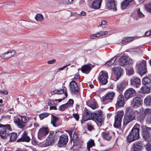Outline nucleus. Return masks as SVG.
Returning a JSON list of instances; mask_svg holds the SVG:
<instances>
[{"mask_svg": "<svg viewBox=\"0 0 151 151\" xmlns=\"http://www.w3.org/2000/svg\"><path fill=\"white\" fill-rule=\"evenodd\" d=\"M135 118V115L133 109L129 107L126 108L125 114L124 116L123 122L124 125H127L128 123L134 120Z\"/></svg>", "mask_w": 151, "mask_h": 151, "instance_id": "nucleus-1", "label": "nucleus"}, {"mask_svg": "<svg viewBox=\"0 0 151 151\" xmlns=\"http://www.w3.org/2000/svg\"><path fill=\"white\" fill-rule=\"evenodd\" d=\"M139 129L138 127H135L134 126L127 137V141L130 143L138 139L139 137Z\"/></svg>", "mask_w": 151, "mask_h": 151, "instance_id": "nucleus-2", "label": "nucleus"}, {"mask_svg": "<svg viewBox=\"0 0 151 151\" xmlns=\"http://www.w3.org/2000/svg\"><path fill=\"white\" fill-rule=\"evenodd\" d=\"M32 119L30 117L20 116L14 123L20 128H22L25 125L26 123Z\"/></svg>", "mask_w": 151, "mask_h": 151, "instance_id": "nucleus-3", "label": "nucleus"}, {"mask_svg": "<svg viewBox=\"0 0 151 151\" xmlns=\"http://www.w3.org/2000/svg\"><path fill=\"white\" fill-rule=\"evenodd\" d=\"M0 135L1 138L5 139L9 135L8 131L10 130V124L3 125L0 124Z\"/></svg>", "mask_w": 151, "mask_h": 151, "instance_id": "nucleus-4", "label": "nucleus"}, {"mask_svg": "<svg viewBox=\"0 0 151 151\" xmlns=\"http://www.w3.org/2000/svg\"><path fill=\"white\" fill-rule=\"evenodd\" d=\"M104 118L102 115V111L99 110L94 112L93 114L92 120L95 121L96 123L98 124L99 123V125L101 126L102 125V123L104 121Z\"/></svg>", "mask_w": 151, "mask_h": 151, "instance_id": "nucleus-5", "label": "nucleus"}, {"mask_svg": "<svg viewBox=\"0 0 151 151\" xmlns=\"http://www.w3.org/2000/svg\"><path fill=\"white\" fill-rule=\"evenodd\" d=\"M146 65L147 62L145 60H142L137 64L138 73L141 75L146 73L147 71Z\"/></svg>", "mask_w": 151, "mask_h": 151, "instance_id": "nucleus-6", "label": "nucleus"}, {"mask_svg": "<svg viewBox=\"0 0 151 151\" xmlns=\"http://www.w3.org/2000/svg\"><path fill=\"white\" fill-rule=\"evenodd\" d=\"M151 128L145 127L143 128L142 132V135L143 138L145 141L148 142L151 141Z\"/></svg>", "mask_w": 151, "mask_h": 151, "instance_id": "nucleus-7", "label": "nucleus"}, {"mask_svg": "<svg viewBox=\"0 0 151 151\" xmlns=\"http://www.w3.org/2000/svg\"><path fill=\"white\" fill-rule=\"evenodd\" d=\"M124 115V112L123 111H119L116 116L115 117L114 126L115 128H119L121 126V122L122 118Z\"/></svg>", "mask_w": 151, "mask_h": 151, "instance_id": "nucleus-8", "label": "nucleus"}, {"mask_svg": "<svg viewBox=\"0 0 151 151\" xmlns=\"http://www.w3.org/2000/svg\"><path fill=\"white\" fill-rule=\"evenodd\" d=\"M71 144L73 143V146L71 148L72 150H75L79 147V141L76 133H74L73 138L71 139Z\"/></svg>", "mask_w": 151, "mask_h": 151, "instance_id": "nucleus-9", "label": "nucleus"}, {"mask_svg": "<svg viewBox=\"0 0 151 151\" xmlns=\"http://www.w3.org/2000/svg\"><path fill=\"white\" fill-rule=\"evenodd\" d=\"M115 101V105L117 108L123 107L125 104L124 97L122 93L116 97Z\"/></svg>", "mask_w": 151, "mask_h": 151, "instance_id": "nucleus-10", "label": "nucleus"}, {"mask_svg": "<svg viewBox=\"0 0 151 151\" xmlns=\"http://www.w3.org/2000/svg\"><path fill=\"white\" fill-rule=\"evenodd\" d=\"M106 6L109 9L116 11L117 2L116 0H105Z\"/></svg>", "mask_w": 151, "mask_h": 151, "instance_id": "nucleus-11", "label": "nucleus"}, {"mask_svg": "<svg viewBox=\"0 0 151 151\" xmlns=\"http://www.w3.org/2000/svg\"><path fill=\"white\" fill-rule=\"evenodd\" d=\"M70 90L72 94L75 95L79 93V88L75 81H72L70 83Z\"/></svg>", "mask_w": 151, "mask_h": 151, "instance_id": "nucleus-12", "label": "nucleus"}, {"mask_svg": "<svg viewBox=\"0 0 151 151\" xmlns=\"http://www.w3.org/2000/svg\"><path fill=\"white\" fill-rule=\"evenodd\" d=\"M55 139V135L54 132H50L45 142V146H47L51 145L54 143Z\"/></svg>", "mask_w": 151, "mask_h": 151, "instance_id": "nucleus-13", "label": "nucleus"}, {"mask_svg": "<svg viewBox=\"0 0 151 151\" xmlns=\"http://www.w3.org/2000/svg\"><path fill=\"white\" fill-rule=\"evenodd\" d=\"M136 94V92L133 88H130L126 91L124 93V96L127 100L133 97Z\"/></svg>", "mask_w": 151, "mask_h": 151, "instance_id": "nucleus-14", "label": "nucleus"}, {"mask_svg": "<svg viewBox=\"0 0 151 151\" xmlns=\"http://www.w3.org/2000/svg\"><path fill=\"white\" fill-rule=\"evenodd\" d=\"M16 55V53L15 51L14 50H12L1 54L0 55V57L3 59H7L15 56Z\"/></svg>", "mask_w": 151, "mask_h": 151, "instance_id": "nucleus-15", "label": "nucleus"}, {"mask_svg": "<svg viewBox=\"0 0 151 151\" xmlns=\"http://www.w3.org/2000/svg\"><path fill=\"white\" fill-rule=\"evenodd\" d=\"M132 60L128 57L126 56L122 57L120 59L119 64L120 65L123 66L127 64L132 63Z\"/></svg>", "mask_w": 151, "mask_h": 151, "instance_id": "nucleus-16", "label": "nucleus"}, {"mask_svg": "<svg viewBox=\"0 0 151 151\" xmlns=\"http://www.w3.org/2000/svg\"><path fill=\"white\" fill-rule=\"evenodd\" d=\"M85 109L82 118L83 120L86 121L88 120H92L93 114L86 109L85 108Z\"/></svg>", "mask_w": 151, "mask_h": 151, "instance_id": "nucleus-17", "label": "nucleus"}, {"mask_svg": "<svg viewBox=\"0 0 151 151\" xmlns=\"http://www.w3.org/2000/svg\"><path fill=\"white\" fill-rule=\"evenodd\" d=\"M68 141V136L67 135L63 134L60 136L58 143L60 146L62 147L64 145H66Z\"/></svg>", "mask_w": 151, "mask_h": 151, "instance_id": "nucleus-18", "label": "nucleus"}, {"mask_svg": "<svg viewBox=\"0 0 151 151\" xmlns=\"http://www.w3.org/2000/svg\"><path fill=\"white\" fill-rule=\"evenodd\" d=\"M101 74L99 77V80L103 84H106L108 82L107 79L108 78V74L106 72H103L101 71L100 73Z\"/></svg>", "mask_w": 151, "mask_h": 151, "instance_id": "nucleus-19", "label": "nucleus"}, {"mask_svg": "<svg viewBox=\"0 0 151 151\" xmlns=\"http://www.w3.org/2000/svg\"><path fill=\"white\" fill-rule=\"evenodd\" d=\"M49 132L48 128L43 127L40 129L38 133V137L41 139L47 135Z\"/></svg>", "mask_w": 151, "mask_h": 151, "instance_id": "nucleus-20", "label": "nucleus"}, {"mask_svg": "<svg viewBox=\"0 0 151 151\" xmlns=\"http://www.w3.org/2000/svg\"><path fill=\"white\" fill-rule=\"evenodd\" d=\"M132 147L133 151H141L142 150L143 146L141 142L137 141L133 144Z\"/></svg>", "mask_w": 151, "mask_h": 151, "instance_id": "nucleus-21", "label": "nucleus"}, {"mask_svg": "<svg viewBox=\"0 0 151 151\" xmlns=\"http://www.w3.org/2000/svg\"><path fill=\"white\" fill-rule=\"evenodd\" d=\"M131 85L137 88L139 87L141 85V81L139 78L137 77H133L130 80Z\"/></svg>", "mask_w": 151, "mask_h": 151, "instance_id": "nucleus-22", "label": "nucleus"}, {"mask_svg": "<svg viewBox=\"0 0 151 151\" xmlns=\"http://www.w3.org/2000/svg\"><path fill=\"white\" fill-rule=\"evenodd\" d=\"M115 95V93L113 92L108 93L106 97L103 99V101L106 103L111 102L114 98Z\"/></svg>", "mask_w": 151, "mask_h": 151, "instance_id": "nucleus-23", "label": "nucleus"}, {"mask_svg": "<svg viewBox=\"0 0 151 151\" xmlns=\"http://www.w3.org/2000/svg\"><path fill=\"white\" fill-rule=\"evenodd\" d=\"M30 140V138L28 136L26 132H24L22 134L21 137L20 138L18 139L17 141L18 142H29Z\"/></svg>", "mask_w": 151, "mask_h": 151, "instance_id": "nucleus-24", "label": "nucleus"}, {"mask_svg": "<svg viewBox=\"0 0 151 151\" xmlns=\"http://www.w3.org/2000/svg\"><path fill=\"white\" fill-rule=\"evenodd\" d=\"M113 70L114 73L116 76L117 80H118L122 75L123 69L121 67L117 66L113 68Z\"/></svg>", "mask_w": 151, "mask_h": 151, "instance_id": "nucleus-25", "label": "nucleus"}, {"mask_svg": "<svg viewBox=\"0 0 151 151\" xmlns=\"http://www.w3.org/2000/svg\"><path fill=\"white\" fill-rule=\"evenodd\" d=\"M127 84V82L125 81L118 84L116 86V90L119 93L122 92Z\"/></svg>", "mask_w": 151, "mask_h": 151, "instance_id": "nucleus-26", "label": "nucleus"}, {"mask_svg": "<svg viewBox=\"0 0 151 151\" xmlns=\"http://www.w3.org/2000/svg\"><path fill=\"white\" fill-rule=\"evenodd\" d=\"M142 101L141 98L139 97H136L134 98L132 103V105L134 107L138 106Z\"/></svg>", "mask_w": 151, "mask_h": 151, "instance_id": "nucleus-27", "label": "nucleus"}, {"mask_svg": "<svg viewBox=\"0 0 151 151\" xmlns=\"http://www.w3.org/2000/svg\"><path fill=\"white\" fill-rule=\"evenodd\" d=\"M93 67V66L91 64L86 65L82 67L81 70L83 73H88Z\"/></svg>", "mask_w": 151, "mask_h": 151, "instance_id": "nucleus-28", "label": "nucleus"}, {"mask_svg": "<svg viewBox=\"0 0 151 151\" xmlns=\"http://www.w3.org/2000/svg\"><path fill=\"white\" fill-rule=\"evenodd\" d=\"M59 119V118L54 115H51V124L54 127H57L59 126V124L57 123Z\"/></svg>", "mask_w": 151, "mask_h": 151, "instance_id": "nucleus-29", "label": "nucleus"}, {"mask_svg": "<svg viewBox=\"0 0 151 151\" xmlns=\"http://www.w3.org/2000/svg\"><path fill=\"white\" fill-rule=\"evenodd\" d=\"M143 112V113L141 114L140 116V119H143L146 115L151 114V109L146 108L144 110Z\"/></svg>", "mask_w": 151, "mask_h": 151, "instance_id": "nucleus-30", "label": "nucleus"}, {"mask_svg": "<svg viewBox=\"0 0 151 151\" xmlns=\"http://www.w3.org/2000/svg\"><path fill=\"white\" fill-rule=\"evenodd\" d=\"M102 0H95L93 2L92 7L95 9H99L101 5Z\"/></svg>", "mask_w": 151, "mask_h": 151, "instance_id": "nucleus-31", "label": "nucleus"}, {"mask_svg": "<svg viewBox=\"0 0 151 151\" xmlns=\"http://www.w3.org/2000/svg\"><path fill=\"white\" fill-rule=\"evenodd\" d=\"M133 0H124L121 3V8L122 9H126L129 5L130 3Z\"/></svg>", "mask_w": 151, "mask_h": 151, "instance_id": "nucleus-32", "label": "nucleus"}, {"mask_svg": "<svg viewBox=\"0 0 151 151\" xmlns=\"http://www.w3.org/2000/svg\"><path fill=\"white\" fill-rule=\"evenodd\" d=\"M142 83L145 86L151 87V80L147 77L142 79Z\"/></svg>", "mask_w": 151, "mask_h": 151, "instance_id": "nucleus-33", "label": "nucleus"}, {"mask_svg": "<svg viewBox=\"0 0 151 151\" xmlns=\"http://www.w3.org/2000/svg\"><path fill=\"white\" fill-rule=\"evenodd\" d=\"M101 135L104 139L108 141L110 140L112 137L111 135L109 133H106L103 132H102Z\"/></svg>", "mask_w": 151, "mask_h": 151, "instance_id": "nucleus-34", "label": "nucleus"}, {"mask_svg": "<svg viewBox=\"0 0 151 151\" xmlns=\"http://www.w3.org/2000/svg\"><path fill=\"white\" fill-rule=\"evenodd\" d=\"M95 143L93 140L90 139L87 143V148L88 151H90V148H92L94 145Z\"/></svg>", "mask_w": 151, "mask_h": 151, "instance_id": "nucleus-35", "label": "nucleus"}, {"mask_svg": "<svg viewBox=\"0 0 151 151\" xmlns=\"http://www.w3.org/2000/svg\"><path fill=\"white\" fill-rule=\"evenodd\" d=\"M35 19L38 22H41L44 20V17L41 14H37L35 17Z\"/></svg>", "mask_w": 151, "mask_h": 151, "instance_id": "nucleus-36", "label": "nucleus"}, {"mask_svg": "<svg viewBox=\"0 0 151 151\" xmlns=\"http://www.w3.org/2000/svg\"><path fill=\"white\" fill-rule=\"evenodd\" d=\"M150 87L147 86H142L141 88V90L142 92L144 93H149L150 91Z\"/></svg>", "mask_w": 151, "mask_h": 151, "instance_id": "nucleus-37", "label": "nucleus"}, {"mask_svg": "<svg viewBox=\"0 0 151 151\" xmlns=\"http://www.w3.org/2000/svg\"><path fill=\"white\" fill-rule=\"evenodd\" d=\"M145 8L147 12L151 14V2H149L145 5Z\"/></svg>", "mask_w": 151, "mask_h": 151, "instance_id": "nucleus-38", "label": "nucleus"}, {"mask_svg": "<svg viewBox=\"0 0 151 151\" xmlns=\"http://www.w3.org/2000/svg\"><path fill=\"white\" fill-rule=\"evenodd\" d=\"M10 141H12L16 140L17 137V134L16 133L12 132L9 134Z\"/></svg>", "mask_w": 151, "mask_h": 151, "instance_id": "nucleus-39", "label": "nucleus"}, {"mask_svg": "<svg viewBox=\"0 0 151 151\" xmlns=\"http://www.w3.org/2000/svg\"><path fill=\"white\" fill-rule=\"evenodd\" d=\"M144 103L147 105L151 104V95L146 97L144 100Z\"/></svg>", "mask_w": 151, "mask_h": 151, "instance_id": "nucleus-40", "label": "nucleus"}, {"mask_svg": "<svg viewBox=\"0 0 151 151\" xmlns=\"http://www.w3.org/2000/svg\"><path fill=\"white\" fill-rule=\"evenodd\" d=\"M115 61V58H113L110 60L107 61L105 63V65L107 66H110L112 65Z\"/></svg>", "mask_w": 151, "mask_h": 151, "instance_id": "nucleus-41", "label": "nucleus"}, {"mask_svg": "<svg viewBox=\"0 0 151 151\" xmlns=\"http://www.w3.org/2000/svg\"><path fill=\"white\" fill-rule=\"evenodd\" d=\"M49 114H50L49 113L44 112L40 114L39 115V117L40 120H42L44 118L47 117L49 115Z\"/></svg>", "mask_w": 151, "mask_h": 151, "instance_id": "nucleus-42", "label": "nucleus"}, {"mask_svg": "<svg viewBox=\"0 0 151 151\" xmlns=\"http://www.w3.org/2000/svg\"><path fill=\"white\" fill-rule=\"evenodd\" d=\"M88 106L93 109H95L98 107V105L95 102H93L89 104Z\"/></svg>", "mask_w": 151, "mask_h": 151, "instance_id": "nucleus-43", "label": "nucleus"}, {"mask_svg": "<svg viewBox=\"0 0 151 151\" xmlns=\"http://www.w3.org/2000/svg\"><path fill=\"white\" fill-rule=\"evenodd\" d=\"M131 41V38L130 37H125L123 39L121 42L124 44H126L127 42H129Z\"/></svg>", "mask_w": 151, "mask_h": 151, "instance_id": "nucleus-44", "label": "nucleus"}, {"mask_svg": "<svg viewBox=\"0 0 151 151\" xmlns=\"http://www.w3.org/2000/svg\"><path fill=\"white\" fill-rule=\"evenodd\" d=\"M74 103L73 100L72 99H70L68 102L65 104L68 107H72Z\"/></svg>", "mask_w": 151, "mask_h": 151, "instance_id": "nucleus-45", "label": "nucleus"}, {"mask_svg": "<svg viewBox=\"0 0 151 151\" xmlns=\"http://www.w3.org/2000/svg\"><path fill=\"white\" fill-rule=\"evenodd\" d=\"M137 15L140 18H143L145 17L144 15L140 11V8H138L137 11Z\"/></svg>", "mask_w": 151, "mask_h": 151, "instance_id": "nucleus-46", "label": "nucleus"}, {"mask_svg": "<svg viewBox=\"0 0 151 151\" xmlns=\"http://www.w3.org/2000/svg\"><path fill=\"white\" fill-rule=\"evenodd\" d=\"M68 96V94L67 92L65 91V93L64 94V96L62 98V99H55V101H58V102H60L61 101L63 100L66 98H67Z\"/></svg>", "mask_w": 151, "mask_h": 151, "instance_id": "nucleus-47", "label": "nucleus"}, {"mask_svg": "<svg viewBox=\"0 0 151 151\" xmlns=\"http://www.w3.org/2000/svg\"><path fill=\"white\" fill-rule=\"evenodd\" d=\"M67 108H68V107L65 104L61 105L59 109L60 111H63L65 109H66Z\"/></svg>", "mask_w": 151, "mask_h": 151, "instance_id": "nucleus-48", "label": "nucleus"}, {"mask_svg": "<svg viewBox=\"0 0 151 151\" xmlns=\"http://www.w3.org/2000/svg\"><path fill=\"white\" fill-rule=\"evenodd\" d=\"M107 22L105 20H103L102 21L101 24L100 25V26L102 28H105L106 27V26L107 25Z\"/></svg>", "mask_w": 151, "mask_h": 151, "instance_id": "nucleus-49", "label": "nucleus"}, {"mask_svg": "<svg viewBox=\"0 0 151 151\" xmlns=\"http://www.w3.org/2000/svg\"><path fill=\"white\" fill-rule=\"evenodd\" d=\"M146 121L148 124L151 123V114L148 115L146 119Z\"/></svg>", "mask_w": 151, "mask_h": 151, "instance_id": "nucleus-50", "label": "nucleus"}, {"mask_svg": "<svg viewBox=\"0 0 151 151\" xmlns=\"http://www.w3.org/2000/svg\"><path fill=\"white\" fill-rule=\"evenodd\" d=\"M108 32L107 31H101L99 33V35L101 36L107 35L108 34Z\"/></svg>", "mask_w": 151, "mask_h": 151, "instance_id": "nucleus-51", "label": "nucleus"}, {"mask_svg": "<svg viewBox=\"0 0 151 151\" xmlns=\"http://www.w3.org/2000/svg\"><path fill=\"white\" fill-rule=\"evenodd\" d=\"M66 90V88L65 87L63 89H60L58 90V94H62L64 95V94L65 93V91H64V90Z\"/></svg>", "mask_w": 151, "mask_h": 151, "instance_id": "nucleus-52", "label": "nucleus"}, {"mask_svg": "<svg viewBox=\"0 0 151 151\" xmlns=\"http://www.w3.org/2000/svg\"><path fill=\"white\" fill-rule=\"evenodd\" d=\"M8 5L10 6H15L16 5V4L15 2L14 1H10L8 2L7 4Z\"/></svg>", "mask_w": 151, "mask_h": 151, "instance_id": "nucleus-53", "label": "nucleus"}, {"mask_svg": "<svg viewBox=\"0 0 151 151\" xmlns=\"http://www.w3.org/2000/svg\"><path fill=\"white\" fill-rule=\"evenodd\" d=\"M134 72V70L132 68H130L128 71V74L129 75H131L133 74Z\"/></svg>", "mask_w": 151, "mask_h": 151, "instance_id": "nucleus-54", "label": "nucleus"}, {"mask_svg": "<svg viewBox=\"0 0 151 151\" xmlns=\"http://www.w3.org/2000/svg\"><path fill=\"white\" fill-rule=\"evenodd\" d=\"M88 130L89 131H91L94 129L93 126L89 124H87Z\"/></svg>", "mask_w": 151, "mask_h": 151, "instance_id": "nucleus-55", "label": "nucleus"}, {"mask_svg": "<svg viewBox=\"0 0 151 151\" xmlns=\"http://www.w3.org/2000/svg\"><path fill=\"white\" fill-rule=\"evenodd\" d=\"M68 4V2L66 0H63L60 2H58V4L59 5L60 4Z\"/></svg>", "mask_w": 151, "mask_h": 151, "instance_id": "nucleus-56", "label": "nucleus"}, {"mask_svg": "<svg viewBox=\"0 0 151 151\" xmlns=\"http://www.w3.org/2000/svg\"><path fill=\"white\" fill-rule=\"evenodd\" d=\"M73 116L75 119L77 120H78L79 119V116L78 114H73Z\"/></svg>", "mask_w": 151, "mask_h": 151, "instance_id": "nucleus-57", "label": "nucleus"}, {"mask_svg": "<svg viewBox=\"0 0 151 151\" xmlns=\"http://www.w3.org/2000/svg\"><path fill=\"white\" fill-rule=\"evenodd\" d=\"M86 13L84 11H81L80 14H78L79 17L85 16L86 15Z\"/></svg>", "mask_w": 151, "mask_h": 151, "instance_id": "nucleus-58", "label": "nucleus"}, {"mask_svg": "<svg viewBox=\"0 0 151 151\" xmlns=\"http://www.w3.org/2000/svg\"><path fill=\"white\" fill-rule=\"evenodd\" d=\"M145 147L147 151H151V145H147Z\"/></svg>", "mask_w": 151, "mask_h": 151, "instance_id": "nucleus-59", "label": "nucleus"}, {"mask_svg": "<svg viewBox=\"0 0 151 151\" xmlns=\"http://www.w3.org/2000/svg\"><path fill=\"white\" fill-rule=\"evenodd\" d=\"M56 62V60L55 59H52L47 61V63L48 64H52L55 63Z\"/></svg>", "mask_w": 151, "mask_h": 151, "instance_id": "nucleus-60", "label": "nucleus"}, {"mask_svg": "<svg viewBox=\"0 0 151 151\" xmlns=\"http://www.w3.org/2000/svg\"><path fill=\"white\" fill-rule=\"evenodd\" d=\"M151 35V30L147 31L145 34V36H149Z\"/></svg>", "mask_w": 151, "mask_h": 151, "instance_id": "nucleus-61", "label": "nucleus"}, {"mask_svg": "<svg viewBox=\"0 0 151 151\" xmlns=\"http://www.w3.org/2000/svg\"><path fill=\"white\" fill-rule=\"evenodd\" d=\"M0 93L6 95L8 94V91L6 90L0 91Z\"/></svg>", "mask_w": 151, "mask_h": 151, "instance_id": "nucleus-62", "label": "nucleus"}, {"mask_svg": "<svg viewBox=\"0 0 151 151\" xmlns=\"http://www.w3.org/2000/svg\"><path fill=\"white\" fill-rule=\"evenodd\" d=\"M71 16H74V17H78L79 16V15H78V14H76L75 13H71Z\"/></svg>", "mask_w": 151, "mask_h": 151, "instance_id": "nucleus-63", "label": "nucleus"}, {"mask_svg": "<svg viewBox=\"0 0 151 151\" xmlns=\"http://www.w3.org/2000/svg\"><path fill=\"white\" fill-rule=\"evenodd\" d=\"M70 64H68V65H65L63 66V67H62L61 68H58V70H63V69L65 68L66 67H67Z\"/></svg>", "mask_w": 151, "mask_h": 151, "instance_id": "nucleus-64", "label": "nucleus"}]
</instances>
